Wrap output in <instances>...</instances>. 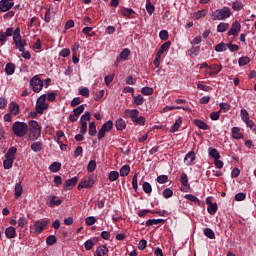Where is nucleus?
<instances>
[{
	"instance_id": "nucleus-1",
	"label": "nucleus",
	"mask_w": 256,
	"mask_h": 256,
	"mask_svg": "<svg viewBox=\"0 0 256 256\" xmlns=\"http://www.w3.org/2000/svg\"><path fill=\"white\" fill-rule=\"evenodd\" d=\"M28 131L30 141H37L41 137V125L35 120L29 121Z\"/></svg>"
},
{
	"instance_id": "nucleus-2",
	"label": "nucleus",
	"mask_w": 256,
	"mask_h": 256,
	"mask_svg": "<svg viewBox=\"0 0 256 256\" xmlns=\"http://www.w3.org/2000/svg\"><path fill=\"white\" fill-rule=\"evenodd\" d=\"M12 131L16 137H25L29 131V126L25 122L17 121L12 125Z\"/></svg>"
},
{
	"instance_id": "nucleus-3",
	"label": "nucleus",
	"mask_w": 256,
	"mask_h": 256,
	"mask_svg": "<svg viewBox=\"0 0 256 256\" xmlns=\"http://www.w3.org/2000/svg\"><path fill=\"white\" fill-rule=\"evenodd\" d=\"M45 101H47V95L43 94L36 102L35 111L39 115H43V111L49 109V104L45 103Z\"/></svg>"
},
{
	"instance_id": "nucleus-4",
	"label": "nucleus",
	"mask_w": 256,
	"mask_h": 256,
	"mask_svg": "<svg viewBox=\"0 0 256 256\" xmlns=\"http://www.w3.org/2000/svg\"><path fill=\"white\" fill-rule=\"evenodd\" d=\"M111 129H113V121L108 120L107 122H105L102 125V127L98 131V139H99V141H101V139H103V137H105V133H109V131H111Z\"/></svg>"
},
{
	"instance_id": "nucleus-5",
	"label": "nucleus",
	"mask_w": 256,
	"mask_h": 256,
	"mask_svg": "<svg viewBox=\"0 0 256 256\" xmlns=\"http://www.w3.org/2000/svg\"><path fill=\"white\" fill-rule=\"evenodd\" d=\"M30 85H31L32 91H34V93H39L41 91V89H43V81L40 79L39 76H34L30 80Z\"/></svg>"
},
{
	"instance_id": "nucleus-6",
	"label": "nucleus",
	"mask_w": 256,
	"mask_h": 256,
	"mask_svg": "<svg viewBox=\"0 0 256 256\" xmlns=\"http://www.w3.org/2000/svg\"><path fill=\"white\" fill-rule=\"evenodd\" d=\"M47 225H49V220H37L34 223V227L36 228L34 233L35 235H41V233H43V231H45V228L47 227Z\"/></svg>"
},
{
	"instance_id": "nucleus-7",
	"label": "nucleus",
	"mask_w": 256,
	"mask_h": 256,
	"mask_svg": "<svg viewBox=\"0 0 256 256\" xmlns=\"http://www.w3.org/2000/svg\"><path fill=\"white\" fill-rule=\"evenodd\" d=\"M93 185H95V181H93V178H85L79 182L77 189L78 191H81V189H91Z\"/></svg>"
},
{
	"instance_id": "nucleus-8",
	"label": "nucleus",
	"mask_w": 256,
	"mask_h": 256,
	"mask_svg": "<svg viewBox=\"0 0 256 256\" xmlns=\"http://www.w3.org/2000/svg\"><path fill=\"white\" fill-rule=\"evenodd\" d=\"M210 17L212 21H223L225 19V7L212 11Z\"/></svg>"
},
{
	"instance_id": "nucleus-9",
	"label": "nucleus",
	"mask_w": 256,
	"mask_h": 256,
	"mask_svg": "<svg viewBox=\"0 0 256 256\" xmlns=\"http://www.w3.org/2000/svg\"><path fill=\"white\" fill-rule=\"evenodd\" d=\"M83 111H85L84 105H80L77 108H75L73 110V113L69 116V121H71V123H75V121L79 119V116L81 115V113H83Z\"/></svg>"
},
{
	"instance_id": "nucleus-10",
	"label": "nucleus",
	"mask_w": 256,
	"mask_h": 256,
	"mask_svg": "<svg viewBox=\"0 0 256 256\" xmlns=\"http://www.w3.org/2000/svg\"><path fill=\"white\" fill-rule=\"evenodd\" d=\"M239 31H241V24L236 20L232 23L231 28L228 31V36L233 35V37H237L239 35Z\"/></svg>"
},
{
	"instance_id": "nucleus-11",
	"label": "nucleus",
	"mask_w": 256,
	"mask_h": 256,
	"mask_svg": "<svg viewBox=\"0 0 256 256\" xmlns=\"http://www.w3.org/2000/svg\"><path fill=\"white\" fill-rule=\"evenodd\" d=\"M77 181H79V178L76 176H74L71 179L66 180L63 185V190L69 191V190L73 189V187H75V185H77Z\"/></svg>"
},
{
	"instance_id": "nucleus-12",
	"label": "nucleus",
	"mask_w": 256,
	"mask_h": 256,
	"mask_svg": "<svg viewBox=\"0 0 256 256\" xmlns=\"http://www.w3.org/2000/svg\"><path fill=\"white\" fill-rule=\"evenodd\" d=\"M15 3L11 2L10 0H2L0 1V11L2 13H6L9 9H12Z\"/></svg>"
},
{
	"instance_id": "nucleus-13",
	"label": "nucleus",
	"mask_w": 256,
	"mask_h": 256,
	"mask_svg": "<svg viewBox=\"0 0 256 256\" xmlns=\"http://www.w3.org/2000/svg\"><path fill=\"white\" fill-rule=\"evenodd\" d=\"M127 117H130V119H132V121L134 122V120L139 117V110L137 109H126L124 111V119H127Z\"/></svg>"
},
{
	"instance_id": "nucleus-14",
	"label": "nucleus",
	"mask_w": 256,
	"mask_h": 256,
	"mask_svg": "<svg viewBox=\"0 0 256 256\" xmlns=\"http://www.w3.org/2000/svg\"><path fill=\"white\" fill-rule=\"evenodd\" d=\"M5 235L7 239H15L17 237V230L13 226H9L5 230Z\"/></svg>"
},
{
	"instance_id": "nucleus-15",
	"label": "nucleus",
	"mask_w": 256,
	"mask_h": 256,
	"mask_svg": "<svg viewBox=\"0 0 256 256\" xmlns=\"http://www.w3.org/2000/svg\"><path fill=\"white\" fill-rule=\"evenodd\" d=\"M221 69H223L220 65L214 64L212 66H209L206 71L209 75H217Z\"/></svg>"
},
{
	"instance_id": "nucleus-16",
	"label": "nucleus",
	"mask_w": 256,
	"mask_h": 256,
	"mask_svg": "<svg viewBox=\"0 0 256 256\" xmlns=\"http://www.w3.org/2000/svg\"><path fill=\"white\" fill-rule=\"evenodd\" d=\"M17 49H19L20 52L25 51V45H27V42L23 39H21V37L19 39H13Z\"/></svg>"
},
{
	"instance_id": "nucleus-17",
	"label": "nucleus",
	"mask_w": 256,
	"mask_h": 256,
	"mask_svg": "<svg viewBox=\"0 0 256 256\" xmlns=\"http://www.w3.org/2000/svg\"><path fill=\"white\" fill-rule=\"evenodd\" d=\"M10 115L17 117L19 115V104L17 102H11L9 107Z\"/></svg>"
},
{
	"instance_id": "nucleus-18",
	"label": "nucleus",
	"mask_w": 256,
	"mask_h": 256,
	"mask_svg": "<svg viewBox=\"0 0 256 256\" xmlns=\"http://www.w3.org/2000/svg\"><path fill=\"white\" fill-rule=\"evenodd\" d=\"M169 47H171V41H166L160 46L156 55H160L161 57L165 51H168Z\"/></svg>"
},
{
	"instance_id": "nucleus-19",
	"label": "nucleus",
	"mask_w": 256,
	"mask_h": 256,
	"mask_svg": "<svg viewBox=\"0 0 256 256\" xmlns=\"http://www.w3.org/2000/svg\"><path fill=\"white\" fill-rule=\"evenodd\" d=\"M14 191L15 199H19V197L23 195V186L21 185V182L16 183Z\"/></svg>"
},
{
	"instance_id": "nucleus-20",
	"label": "nucleus",
	"mask_w": 256,
	"mask_h": 256,
	"mask_svg": "<svg viewBox=\"0 0 256 256\" xmlns=\"http://www.w3.org/2000/svg\"><path fill=\"white\" fill-rule=\"evenodd\" d=\"M109 253V248L106 245H101L96 249L97 256H105Z\"/></svg>"
},
{
	"instance_id": "nucleus-21",
	"label": "nucleus",
	"mask_w": 256,
	"mask_h": 256,
	"mask_svg": "<svg viewBox=\"0 0 256 256\" xmlns=\"http://www.w3.org/2000/svg\"><path fill=\"white\" fill-rule=\"evenodd\" d=\"M196 159V155L195 152L190 151L186 154L184 161H186V165H191V163H193V161Z\"/></svg>"
},
{
	"instance_id": "nucleus-22",
	"label": "nucleus",
	"mask_w": 256,
	"mask_h": 256,
	"mask_svg": "<svg viewBox=\"0 0 256 256\" xmlns=\"http://www.w3.org/2000/svg\"><path fill=\"white\" fill-rule=\"evenodd\" d=\"M115 127H116L117 131H123V129H125V127H127V123L125 122V120H123V118H119L115 122Z\"/></svg>"
},
{
	"instance_id": "nucleus-23",
	"label": "nucleus",
	"mask_w": 256,
	"mask_h": 256,
	"mask_svg": "<svg viewBox=\"0 0 256 256\" xmlns=\"http://www.w3.org/2000/svg\"><path fill=\"white\" fill-rule=\"evenodd\" d=\"M62 203H63V200L57 199V196H51L49 207H59V205H61Z\"/></svg>"
},
{
	"instance_id": "nucleus-24",
	"label": "nucleus",
	"mask_w": 256,
	"mask_h": 256,
	"mask_svg": "<svg viewBox=\"0 0 256 256\" xmlns=\"http://www.w3.org/2000/svg\"><path fill=\"white\" fill-rule=\"evenodd\" d=\"M240 127H233L232 128V137L233 139H243V133L240 132Z\"/></svg>"
},
{
	"instance_id": "nucleus-25",
	"label": "nucleus",
	"mask_w": 256,
	"mask_h": 256,
	"mask_svg": "<svg viewBox=\"0 0 256 256\" xmlns=\"http://www.w3.org/2000/svg\"><path fill=\"white\" fill-rule=\"evenodd\" d=\"M194 124L196 127H198V129H202L203 131H207L209 129V125H207V123L203 122L202 120L195 119Z\"/></svg>"
},
{
	"instance_id": "nucleus-26",
	"label": "nucleus",
	"mask_w": 256,
	"mask_h": 256,
	"mask_svg": "<svg viewBox=\"0 0 256 256\" xmlns=\"http://www.w3.org/2000/svg\"><path fill=\"white\" fill-rule=\"evenodd\" d=\"M160 223H165V219H148L146 227H153V225H159Z\"/></svg>"
},
{
	"instance_id": "nucleus-27",
	"label": "nucleus",
	"mask_w": 256,
	"mask_h": 256,
	"mask_svg": "<svg viewBox=\"0 0 256 256\" xmlns=\"http://www.w3.org/2000/svg\"><path fill=\"white\" fill-rule=\"evenodd\" d=\"M31 149L34 153H39L43 149V142L38 141L31 144Z\"/></svg>"
},
{
	"instance_id": "nucleus-28",
	"label": "nucleus",
	"mask_w": 256,
	"mask_h": 256,
	"mask_svg": "<svg viewBox=\"0 0 256 256\" xmlns=\"http://www.w3.org/2000/svg\"><path fill=\"white\" fill-rule=\"evenodd\" d=\"M249 63H251V58H249V56H242L238 60V65L240 67H245V65H249Z\"/></svg>"
},
{
	"instance_id": "nucleus-29",
	"label": "nucleus",
	"mask_w": 256,
	"mask_h": 256,
	"mask_svg": "<svg viewBox=\"0 0 256 256\" xmlns=\"http://www.w3.org/2000/svg\"><path fill=\"white\" fill-rule=\"evenodd\" d=\"M15 155H17V148L11 147L8 149L7 153L5 154V157L8 159L15 160Z\"/></svg>"
},
{
	"instance_id": "nucleus-30",
	"label": "nucleus",
	"mask_w": 256,
	"mask_h": 256,
	"mask_svg": "<svg viewBox=\"0 0 256 256\" xmlns=\"http://www.w3.org/2000/svg\"><path fill=\"white\" fill-rule=\"evenodd\" d=\"M133 104L134 105H143V103L145 102V98H143V96L141 94H138L137 96L133 95Z\"/></svg>"
},
{
	"instance_id": "nucleus-31",
	"label": "nucleus",
	"mask_w": 256,
	"mask_h": 256,
	"mask_svg": "<svg viewBox=\"0 0 256 256\" xmlns=\"http://www.w3.org/2000/svg\"><path fill=\"white\" fill-rule=\"evenodd\" d=\"M180 183L183 185V187L189 189V179L187 178V174L185 172L181 174Z\"/></svg>"
},
{
	"instance_id": "nucleus-32",
	"label": "nucleus",
	"mask_w": 256,
	"mask_h": 256,
	"mask_svg": "<svg viewBox=\"0 0 256 256\" xmlns=\"http://www.w3.org/2000/svg\"><path fill=\"white\" fill-rule=\"evenodd\" d=\"M130 172H131V167H129V165H123L120 168V177H127V175H129Z\"/></svg>"
},
{
	"instance_id": "nucleus-33",
	"label": "nucleus",
	"mask_w": 256,
	"mask_h": 256,
	"mask_svg": "<svg viewBox=\"0 0 256 256\" xmlns=\"http://www.w3.org/2000/svg\"><path fill=\"white\" fill-rule=\"evenodd\" d=\"M49 169L52 173H58V171H61V163L60 162H53Z\"/></svg>"
},
{
	"instance_id": "nucleus-34",
	"label": "nucleus",
	"mask_w": 256,
	"mask_h": 256,
	"mask_svg": "<svg viewBox=\"0 0 256 256\" xmlns=\"http://www.w3.org/2000/svg\"><path fill=\"white\" fill-rule=\"evenodd\" d=\"M181 123H183V120L181 119V117H179L175 123L173 124L172 128H171V133H175L177 131H179V127H181Z\"/></svg>"
},
{
	"instance_id": "nucleus-35",
	"label": "nucleus",
	"mask_w": 256,
	"mask_h": 256,
	"mask_svg": "<svg viewBox=\"0 0 256 256\" xmlns=\"http://www.w3.org/2000/svg\"><path fill=\"white\" fill-rule=\"evenodd\" d=\"M88 133L91 137H95L97 135V126L95 125V122H91L89 124Z\"/></svg>"
},
{
	"instance_id": "nucleus-36",
	"label": "nucleus",
	"mask_w": 256,
	"mask_h": 256,
	"mask_svg": "<svg viewBox=\"0 0 256 256\" xmlns=\"http://www.w3.org/2000/svg\"><path fill=\"white\" fill-rule=\"evenodd\" d=\"M5 73L6 75H13V73H15V64L13 63L6 64Z\"/></svg>"
},
{
	"instance_id": "nucleus-37",
	"label": "nucleus",
	"mask_w": 256,
	"mask_h": 256,
	"mask_svg": "<svg viewBox=\"0 0 256 256\" xmlns=\"http://www.w3.org/2000/svg\"><path fill=\"white\" fill-rule=\"evenodd\" d=\"M244 5H243V2L239 1V0H235L233 3H232V9L234 11H241V9H243Z\"/></svg>"
},
{
	"instance_id": "nucleus-38",
	"label": "nucleus",
	"mask_w": 256,
	"mask_h": 256,
	"mask_svg": "<svg viewBox=\"0 0 256 256\" xmlns=\"http://www.w3.org/2000/svg\"><path fill=\"white\" fill-rule=\"evenodd\" d=\"M121 15H123V17H131V15H133V13H135V11H133V9L131 8H123L120 10Z\"/></svg>"
},
{
	"instance_id": "nucleus-39",
	"label": "nucleus",
	"mask_w": 256,
	"mask_h": 256,
	"mask_svg": "<svg viewBox=\"0 0 256 256\" xmlns=\"http://www.w3.org/2000/svg\"><path fill=\"white\" fill-rule=\"evenodd\" d=\"M209 155L215 160L221 159V155L219 154V151H217V149L215 148H209Z\"/></svg>"
},
{
	"instance_id": "nucleus-40",
	"label": "nucleus",
	"mask_w": 256,
	"mask_h": 256,
	"mask_svg": "<svg viewBox=\"0 0 256 256\" xmlns=\"http://www.w3.org/2000/svg\"><path fill=\"white\" fill-rule=\"evenodd\" d=\"M185 199L192 201V203H197V205H201V200H199V198H197L195 195L186 194Z\"/></svg>"
},
{
	"instance_id": "nucleus-41",
	"label": "nucleus",
	"mask_w": 256,
	"mask_h": 256,
	"mask_svg": "<svg viewBox=\"0 0 256 256\" xmlns=\"http://www.w3.org/2000/svg\"><path fill=\"white\" fill-rule=\"evenodd\" d=\"M97 169V162L95 160H90L87 165V171L88 173H93Z\"/></svg>"
},
{
	"instance_id": "nucleus-42",
	"label": "nucleus",
	"mask_w": 256,
	"mask_h": 256,
	"mask_svg": "<svg viewBox=\"0 0 256 256\" xmlns=\"http://www.w3.org/2000/svg\"><path fill=\"white\" fill-rule=\"evenodd\" d=\"M13 158H7L5 157V160L3 161V167L4 169H11L13 167Z\"/></svg>"
},
{
	"instance_id": "nucleus-43",
	"label": "nucleus",
	"mask_w": 256,
	"mask_h": 256,
	"mask_svg": "<svg viewBox=\"0 0 256 256\" xmlns=\"http://www.w3.org/2000/svg\"><path fill=\"white\" fill-rule=\"evenodd\" d=\"M146 11H147L148 15H153V13L155 11V6H153V4H151V0H147Z\"/></svg>"
},
{
	"instance_id": "nucleus-44",
	"label": "nucleus",
	"mask_w": 256,
	"mask_h": 256,
	"mask_svg": "<svg viewBox=\"0 0 256 256\" xmlns=\"http://www.w3.org/2000/svg\"><path fill=\"white\" fill-rule=\"evenodd\" d=\"M204 235L208 237V239H215V232H213L211 228H205Z\"/></svg>"
},
{
	"instance_id": "nucleus-45",
	"label": "nucleus",
	"mask_w": 256,
	"mask_h": 256,
	"mask_svg": "<svg viewBox=\"0 0 256 256\" xmlns=\"http://www.w3.org/2000/svg\"><path fill=\"white\" fill-rule=\"evenodd\" d=\"M201 50V48L199 46H195L192 47L188 50V53L191 57H193V55L197 56L199 55V51Z\"/></svg>"
},
{
	"instance_id": "nucleus-46",
	"label": "nucleus",
	"mask_w": 256,
	"mask_h": 256,
	"mask_svg": "<svg viewBox=\"0 0 256 256\" xmlns=\"http://www.w3.org/2000/svg\"><path fill=\"white\" fill-rule=\"evenodd\" d=\"M207 211L210 215H215V213H217V203L210 204L207 208Z\"/></svg>"
},
{
	"instance_id": "nucleus-47",
	"label": "nucleus",
	"mask_w": 256,
	"mask_h": 256,
	"mask_svg": "<svg viewBox=\"0 0 256 256\" xmlns=\"http://www.w3.org/2000/svg\"><path fill=\"white\" fill-rule=\"evenodd\" d=\"M47 245H55L57 243V237L55 235H50L46 238Z\"/></svg>"
},
{
	"instance_id": "nucleus-48",
	"label": "nucleus",
	"mask_w": 256,
	"mask_h": 256,
	"mask_svg": "<svg viewBox=\"0 0 256 256\" xmlns=\"http://www.w3.org/2000/svg\"><path fill=\"white\" fill-rule=\"evenodd\" d=\"M108 179H109V181H117L119 179V172L111 171Z\"/></svg>"
},
{
	"instance_id": "nucleus-49",
	"label": "nucleus",
	"mask_w": 256,
	"mask_h": 256,
	"mask_svg": "<svg viewBox=\"0 0 256 256\" xmlns=\"http://www.w3.org/2000/svg\"><path fill=\"white\" fill-rule=\"evenodd\" d=\"M142 187H143L144 193L149 194L153 191V188L151 187V184H149V182H144Z\"/></svg>"
},
{
	"instance_id": "nucleus-50",
	"label": "nucleus",
	"mask_w": 256,
	"mask_h": 256,
	"mask_svg": "<svg viewBox=\"0 0 256 256\" xmlns=\"http://www.w3.org/2000/svg\"><path fill=\"white\" fill-rule=\"evenodd\" d=\"M162 195L165 199H170V197H173V190L170 188H166L163 192Z\"/></svg>"
},
{
	"instance_id": "nucleus-51",
	"label": "nucleus",
	"mask_w": 256,
	"mask_h": 256,
	"mask_svg": "<svg viewBox=\"0 0 256 256\" xmlns=\"http://www.w3.org/2000/svg\"><path fill=\"white\" fill-rule=\"evenodd\" d=\"M129 55H131V50H129V48L124 49L121 53H120V59H124L126 60L127 57H129Z\"/></svg>"
},
{
	"instance_id": "nucleus-52",
	"label": "nucleus",
	"mask_w": 256,
	"mask_h": 256,
	"mask_svg": "<svg viewBox=\"0 0 256 256\" xmlns=\"http://www.w3.org/2000/svg\"><path fill=\"white\" fill-rule=\"evenodd\" d=\"M141 93H142L143 95H153L154 90H153V88H151V87H143V88L141 89Z\"/></svg>"
},
{
	"instance_id": "nucleus-53",
	"label": "nucleus",
	"mask_w": 256,
	"mask_h": 256,
	"mask_svg": "<svg viewBox=\"0 0 256 256\" xmlns=\"http://www.w3.org/2000/svg\"><path fill=\"white\" fill-rule=\"evenodd\" d=\"M240 116H241L242 121H244V123H245L249 119V112H247L246 109H242L240 112Z\"/></svg>"
},
{
	"instance_id": "nucleus-54",
	"label": "nucleus",
	"mask_w": 256,
	"mask_h": 256,
	"mask_svg": "<svg viewBox=\"0 0 256 256\" xmlns=\"http://www.w3.org/2000/svg\"><path fill=\"white\" fill-rule=\"evenodd\" d=\"M85 223H86V225L91 227V225H95V223H97V220L95 219V216H89L86 218Z\"/></svg>"
},
{
	"instance_id": "nucleus-55",
	"label": "nucleus",
	"mask_w": 256,
	"mask_h": 256,
	"mask_svg": "<svg viewBox=\"0 0 256 256\" xmlns=\"http://www.w3.org/2000/svg\"><path fill=\"white\" fill-rule=\"evenodd\" d=\"M94 246H95V243L93 242V240H87L84 243V247H85L86 251H91V249H93Z\"/></svg>"
},
{
	"instance_id": "nucleus-56",
	"label": "nucleus",
	"mask_w": 256,
	"mask_h": 256,
	"mask_svg": "<svg viewBox=\"0 0 256 256\" xmlns=\"http://www.w3.org/2000/svg\"><path fill=\"white\" fill-rule=\"evenodd\" d=\"M159 37L162 39V41H167L169 39V32H167V30H161Z\"/></svg>"
},
{
	"instance_id": "nucleus-57",
	"label": "nucleus",
	"mask_w": 256,
	"mask_h": 256,
	"mask_svg": "<svg viewBox=\"0 0 256 256\" xmlns=\"http://www.w3.org/2000/svg\"><path fill=\"white\" fill-rule=\"evenodd\" d=\"M167 181H169V176L167 175H160L157 177V183L163 184L167 183Z\"/></svg>"
},
{
	"instance_id": "nucleus-58",
	"label": "nucleus",
	"mask_w": 256,
	"mask_h": 256,
	"mask_svg": "<svg viewBox=\"0 0 256 256\" xmlns=\"http://www.w3.org/2000/svg\"><path fill=\"white\" fill-rule=\"evenodd\" d=\"M226 47H228V49H229V51H231V53H234V51H239V45H237V44L228 43V44H226Z\"/></svg>"
},
{
	"instance_id": "nucleus-59",
	"label": "nucleus",
	"mask_w": 256,
	"mask_h": 256,
	"mask_svg": "<svg viewBox=\"0 0 256 256\" xmlns=\"http://www.w3.org/2000/svg\"><path fill=\"white\" fill-rule=\"evenodd\" d=\"M25 225H27V218H25V216H22L18 220V227L23 229V227H25Z\"/></svg>"
},
{
	"instance_id": "nucleus-60",
	"label": "nucleus",
	"mask_w": 256,
	"mask_h": 256,
	"mask_svg": "<svg viewBox=\"0 0 256 256\" xmlns=\"http://www.w3.org/2000/svg\"><path fill=\"white\" fill-rule=\"evenodd\" d=\"M81 127H80V133L82 135H85V133H87V121H82L80 122Z\"/></svg>"
},
{
	"instance_id": "nucleus-61",
	"label": "nucleus",
	"mask_w": 256,
	"mask_h": 256,
	"mask_svg": "<svg viewBox=\"0 0 256 256\" xmlns=\"http://www.w3.org/2000/svg\"><path fill=\"white\" fill-rule=\"evenodd\" d=\"M247 195L243 192H240L235 195V201H245Z\"/></svg>"
},
{
	"instance_id": "nucleus-62",
	"label": "nucleus",
	"mask_w": 256,
	"mask_h": 256,
	"mask_svg": "<svg viewBox=\"0 0 256 256\" xmlns=\"http://www.w3.org/2000/svg\"><path fill=\"white\" fill-rule=\"evenodd\" d=\"M207 15V10L202 9L196 12L195 17L196 19H201V17H205Z\"/></svg>"
},
{
	"instance_id": "nucleus-63",
	"label": "nucleus",
	"mask_w": 256,
	"mask_h": 256,
	"mask_svg": "<svg viewBox=\"0 0 256 256\" xmlns=\"http://www.w3.org/2000/svg\"><path fill=\"white\" fill-rule=\"evenodd\" d=\"M79 95H82V97H89V88L84 87L80 89Z\"/></svg>"
},
{
	"instance_id": "nucleus-64",
	"label": "nucleus",
	"mask_w": 256,
	"mask_h": 256,
	"mask_svg": "<svg viewBox=\"0 0 256 256\" xmlns=\"http://www.w3.org/2000/svg\"><path fill=\"white\" fill-rule=\"evenodd\" d=\"M133 123H137V125H145V117L139 116L134 120Z\"/></svg>"
}]
</instances>
